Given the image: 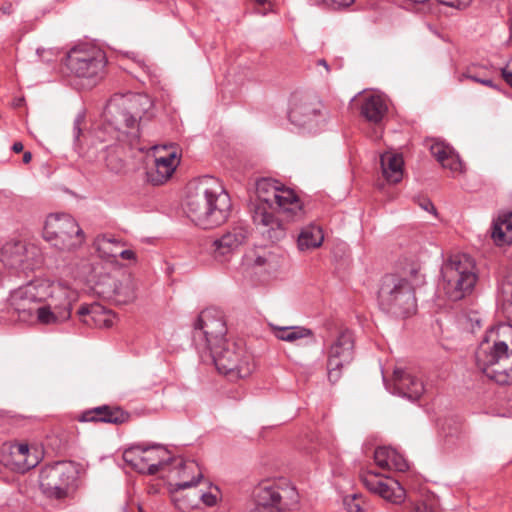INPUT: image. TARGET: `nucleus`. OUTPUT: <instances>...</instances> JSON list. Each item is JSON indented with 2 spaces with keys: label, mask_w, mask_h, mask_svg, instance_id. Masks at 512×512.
I'll return each mask as SVG.
<instances>
[{
  "label": "nucleus",
  "mask_w": 512,
  "mask_h": 512,
  "mask_svg": "<svg viewBox=\"0 0 512 512\" xmlns=\"http://www.w3.org/2000/svg\"><path fill=\"white\" fill-rule=\"evenodd\" d=\"M202 501L206 506L212 507L217 503V496L212 493H194L190 498L188 495L183 498H175V506L182 512L189 508H194Z\"/></svg>",
  "instance_id": "35"
},
{
  "label": "nucleus",
  "mask_w": 512,
  "mask_h": 512,
  "mask_svg": "<svg viewBox=\"0 0 512 512\" xmlns=\"http://www.w3.org/2000/svg\"><path fill=\"white\" fill-rule=\"evenodd\" d=\"M288 117L294 126L311 133L325 126L328 113L316 97L302 95L293 97Z\"/></svg>",
  "instance_id": "11"
},
{
  "label": "nucleus",
  "mask_w": 512,
  "mask_h": 512,
  "mask_svg": "<svg viewBox=\"0 0 512 512\" xmlns=\"http://www.w3.org/2000/svg\"><path fill=\"white\" fill-rule=\"evenodd\" d=\"M114 293L116 301L122 304L132 302L136 298L135 287L130 279L115 285Z\"/></svg>",
  "instance_id": "36"
},
{
  "label": "nucleus",
  "mask_w": 512,
  "mask_h": 512,
  "mask_svg": "<svg viewBox=\"0 0 512 512\" xmlns=\"http://www.w3.org/2000/svg\"><path fill=\"white\" fill-rule=\"evenodd\" d=\"M442 167L448 168L452 172H462L463 171V163H462L459 155L454 151V149L449 154L447 160L442 165Z\"/></svg>",
  "instance_id": "38"
},
{
  "label": "nucleus",
  "mask_w": 512,
  "mask_h": 512,
  "mask_svg": "<svg viewBox=\"0 0 512 512\" xmlns=\"http://www.w3.org/2000/svg\"><path fill=\"white\" fill-rule=\"evenodd\" d=\"M267 0H255V2L259 5H263L266 3Z\"/></svg>",
  "instance_id": "54"
},
{
  "label": "nucleus",
  "mask_w": 512,
  "mask_h": 512,
  "mask_svg": "<svg viewBox=\"0 0 512 512\" xmlns=\"http://www.w3.org/2000/svg\"><path fill=\"white\" fill-rule=\"evenodd\" d=\"M77 474V468L72 461L47 464L40 471V489L48 498L63 499L75 482Z\"/></svg>",
  "instance_id": "10"
},
{
  "label": "nucleus",
  "mask_w": 512,
  "mask_h": 512,
  "mask_svg": "<svg viewBox=\"0 0 512 512\" xmlns=\"http://www.w3.org/2000/svg\"><path fill=\"white\" fill-rule=\"evenodd\" d=\"M344 506L348 512H360V496L357 494L347 495L343 499Z\"/></svg>",
  "instance_id": "39"
},
{
  "label": "nucleus",
  "mask_w": 512,
  "mask_h": 512,
  "mask_svg": "<svg viewBox=\"0 0 512 512\" xmlns=\"http://www.w3.org/2000/svg\"><path fill=\"white\" fill-rule=\"evenodd\" d=\"M380 164L387 182L396 184L402 180L404 160L401 154L385 152L380 156Z\"/></svg>",
  "instance_id": "26"
},
{
  "label": "nucleus",
  "mask_w": 512,
  "mask_h": 512,
  "mask_svg": "<svg viewBox=\"0 0 512 512\" xmlns=\"http://www.w3.org/2000/svg\"><path fill=\"white\" fill-rule=\"evenodd\" d=\"M360 479L369 491L378 494L390 502L400 503L404 499L405 491L397 481H387L374 471L362 472Z\"/></svg>",
  "instance_id": "17"
},
{
  "label": "nucleus",
  "mask_w": 512,
  "mask_h": 512,
  "mask_svg": "<svg viewBox=\"0 0 512 512\" xmlns=\"http://www.w3.org/2000/svg\"><path fill=\"white\" fill-rule=\"evenodd\" d=\"M180 160L175 151L168 152L165 156L155 158L152 166L146 171V179L152 185L165 183L176 170Z\"/></svg>",
  "instance_id": "21"
},
{
  "label": "nucleus",
  "mask_w": 512,
  "mask_h": 512,
  "mask_svg": "<svg viewBox=\"0 0 512 512\" xmlns=\"http://www.w3.org/2000/svg\"><path fill=\"white\" fill-rule=\"evenodd\" d=\"M219 373L234 381L248 377L254 364L251 356L235 342L223 339L208 348Z\"/></svg>",
  "instance_id": "7"
},
{
  "label": "nucleus",
  "mask_w": 512,
  "mask_h": 512,
  "mask_svg": "<svg viewBox=\"0 0 512 512\" xmlns=\"http://www.w3.org/2000/svg\"><path fill=\"white\" fill-rule=\"evenodd\" d=\"M36 289L37 287L33 283H29L25 287L19 288L11 296L12 305H14L17 310L25 311L26 303L40 301L42 297L38 296Z\"/></svg>",
  "instance_id": "34"
},
{
  "label": "nucleus",
  "mask_w": 512,
  "mask_h": 512,
  "mask_svg": "<svg viewBox=\"0 0 512 512\" xmlns=\"http://www.w3.org/2000/svg\"><path fill=\"white\" fill-rule=\"evenodd\" d=\"M394 391L399 396L411 401L418 400L424 393L423 382L410 370L395 368L393 372Z\"/></svg>",
  "instance_id": "19"
},
{
  "label": "nucleus",
  "mask_w": 512,
  "mask_h": 512,
  "mask_svg": "<svg viewBox=\"0 0 512 512\" xmlns=\"http://www.w3.org/2000/svg\"><path fill=\"white\" fill-rule=\"evenodd\" d=\"M378 299L383 310L397 317H408L417 309L413 285L407 279L394 274L382 278Z\"/></svg>",
  "instance_id": "6"
},
{
  "label": "nucleus",
  "mask_w": 512,
  "mask_h": 512,
  "mask_svg": "<svg viewBox=\"0 0 512 512\" xmlns=\"http://www.w3.org/2000/svg\"><path fill=\"white\" fill-rule=\"evenodd\" d=\"M452 150V147L445 145L441 142H435L430 147L431 154L437 159V161L441 165L445 163Z\"/></svg>",
  "instance_id": "37"
},
{
  "label": "nucleus",
  "mask_w": 512,
  "mask_h": 512,
  "mask_svg": "<svg viewBox=\"0 0 512 512\" xmlns=\"http://www.w3.org/2000/svg\"><path fill=\"white\" fill-rule=\"evenodd\" d=\"M152 107L153 103L146 94H115L108 101L104 111L106 129L113 130L119 142L143 150V147H138L141 122L151 117Z\"/></svg>",
  "instance_id": "3"
},
{
  "label": "nucleus",
  "mask_w": 512,
  "mask_h": 512,
  "mask_svg": "<svg viewBox=\"0 0 512 512\" xmlns=\"http://www.w3.org/2000/svg\"><path fill=\"white\" fill-rule=\"evenodd\" d=\"M36 315L37 320L45 325L59 324L69 319V314L65 309L60 312L57 310V306L48 304L37 308Z\"/></svg>",
  "instance_id": "33"
},
{
  "label": "nucleus",
  "mask_w": 512,
  "mask_h": 512,
  "mask_svg": "<svg viewBox=\"0 0 512 512\" xmlns=\"http://www.w3.org/2000/svg\"><path fill=\"white\" fill-rule=\"evenodd\" d=\"M23 144L21 142H15L13 145H12V150L15 152V153H19L21 151H23Z\"/></svg>",
  "instance_id": "49"
},
{
  "label": "nucleus",
  "mask_w": 512,
  "mask_h": 512,
  "mask_svg": "<svg viewBox=\"0 0 512 512\" xmlns=\"http://www.w3.org/2000/svg\"><path fill=\"white\" fill-rule=\"evenodd\" d=\"M481 84L482 85H485L487 87H490L494 90H500V87L498 84H496L492 79L490 78H483V81H481Z\"/></svg>",
  "instance_id": "48"
},
{
  "label": "nucleus",
  "mask_w": 512,
  "mask_h": 512,
  "mask_svg": "<svg viewBox=\"0 0 512 512\" xmlns=\"http://www.w3.org/2000/svg\"><path fill=\"white\" fill-rule=\"evenodd\" d=\"M257 202L253 209V222L261 234L271 242H278L286 235V228L273 213L276 205L286 220L297 222L304 219L306 209L294 191L282 186L277 180L262 178L256 182Z\"/></svg>",
  "instance_id": "1"
},
{
  "label": "nucleus",
  "mask_w": 512,
  "mask_h": 512,
  "mask_svg": "<svg viewBox=\"0 0 512 512\" xmlns=\"http://www.w3.org/2000/svg\"><path fill=\"white\" fill-rule=\"evenodd\" d=\"M387 112L388 103L383 95L372 93L363 98L360 113L367 121L378 124Z\"/></svg>",
  "instance_id": "23"
},
{
  "label": "nucleus",
  "mask_w": 512,
  "mask_h": 512,
  "mask_svg": "<svg viewBox=\"0 0 512 512\" xmlns=\"http://www.w3.org/2000/svg\"><path fill=\"white\" fill-rule=\"evenodd\" d=\"M324 235L320 226L309 224L304 226L297 237V247L305 252L321 246Z\"/></svg>",
  "instance_id": "30"
},
{
  "label": "nucleus",
  "mask_w": 512,
  "mask_h": 512,
  "mask_svg": "<svg viewBox=\"0 0 512 512\" xmlns=\"http://www.w3.org/2000/svg\"><path fill=\"white\" fill-rule=\"evenodd\" d=\"M93 245L100 257L109 260L118 257L119 248L124 244L114 237L98 235L95 238Z\"/></svg>",
  "instance_id": "32"
},
{
  "label": "nucleus",
  "mask_w": 512,
  "mask_h": 512,
  "mask_svg": "<svg viewBox=\"0 0 512 512\" xmlns=\"http://www.w3.org/2000/svg\"><path fill=\"white\" fill-rule=\"evenodd\" d=\"M44 52H45V49H37V54L39 56H42V53H44Z\"/></svg>",
  "instance_id": "55"
},
{
  "label": "nucleus",
  "mask_w": 512,
  "mask_h": 512,
  "mask_svg": "<svg viewBox=\"0 0 512 512\" xmlns=\"http://www.w3.org/2000/svg\"><path fill=\"white\" fill-rule=\"evenodd\" d=\"M231 199L216 177L205 175L188 183L185 212L197 226L211 229L227 221Z\"/></svg>",
  "instance_id": "2"
},
{
  "label": "nucleus",
  "mask_w": 512,
  "mask_h": 512,
  "mask_svg": "<svg viewBox=\"0 0 512 512\" xmlns=\"http://www.w3.org/2000/svg\"><path fill=\"white\" fill-rule=\"evenodd\" d=\"M274 336L286 342H295L304 338H312V330L302 326H275L272 325Z\"/></svg>",
  "instance_id": "31"
},
{
  "label": "nucleus",
  "mask_w": 512,
  "mask_h": 512,
  "mask_svg": "<svg viewBox=\"0 0 512 512\" xmlns=\"http://www.w3.org/2000/svg\"><path fill=\"white\" fill-rule=\"evenodd\" d=\"M272 260V255L270 253L266 254H257L254 259L252 260V263L254 266L257 267H264L267 265H270Z\"/></svg>",
  "instance_id": "42"
},
{
  "label": "nucleus",
  "mask_w": 512,
  "mask_h": 512,
  "mask_svg": "<svg viewBox=\"0 0 512 512\" xmlns=\"http://www.w3.org/2000/svg\"><path fill=\"white\" fill-rule=\"evenodd\" d=\"M123 460L139 473L155 475L172 461V457L160 444L151 446L138 444L123 452Z\"/></svg>",
  "instance_id": "13"
},
{
  "label": "nucleus",
  "mask_w": 512,
  "mask_h": 512,
  "mask_svg": "<svg viewBox=\"0 0 512 512\" xmlns=\"http://www.w3.org/2000/svg\"><path fill=\"white\" fill-rule=\"evenodd\" d=\"M12 463L20 472H26L38 464V457L30 453L29 446L25 443H14L9 446Z\"/></svg>",
  "instance_id": "27"
},
{
  "label": "nucleus",
  "mask_w": 512,
  "mask_h": 512,
  "mask_svg": "<svg viewBox=\"0 0 512 512\" xmlns=\"http://www.w3.org/2000/svg\"><path fill=\"white\" fill-rule=\"evenodd\" d=\"M323 2L326 6L334 10H339L350 6L354 0H323Z\"/></svg>",
  "instance_id": "41"
},
{
  "label": "nucleus",
  "mask_w": 512,
  "mask_h": 512,
  "mask_svg": "<svg viewBox=\"0 0 512 512\" xmlns=\"http://www.w3.org/2000/svg\"><path fill=\"white\" fill-rule=\"evenodd\" d=\"M410 512H438L436 506L432 502L421 501L414 503Z\"/></svg>",
  "instance_id": "40"
},
{
  "label": "nucleus",
  "mask_w": 512,
  "mask_h": 512,
  "mask_svg": "<svg viewBox=\"0 0 512 512\" xmlns=\"http://www.w3.org/2000/svg\"><path fill=\"white\" fill-rule=\"evenodd\" d=\"M130 415L118 406L101 405L80 413L76 419L79 422L122 424L128 421Z\"/></svg>",
  "instance_id": "20"
},
{
  "label": "nucleus",
  "mask_w": 512,
  "mask_h": 512,
  "mask_svg": "<svg viewBox=\"0 0 512 512\" xmlns=\"http://www.w3.org/2000/svg\"><path fill=\"white\" fill-rule=\"evenodd\" d=\"M442 289L451 301H458L470 293L477 281L475 263L467 254H455L441 269Z\"/></svg>",
  "instance_id": "5"
},
{
  "label": "nucleus",
  "mask_w": 512,
  "mask_h": 512,
  "mask_svg": "<svg viewBox=\"0 0 512 512\" xmlns=\"http://www.w3.org/2000/svg\"><path fill=\"white\" fill-rule=\"evenodd\" d=\"M476 365L499 385L512 384V325L502 323L487 331L475 352Z\"/></svg>",
  "instance_id": "4"
},
{
  "label": "nucleus",
  "mask_w": 512,
  "mask_h": 512,
  "mask_svg": "<svg viewBox=\"0 0 512 512\" xmlns=\"http://www.w3.org/2000/svg\"><path fill=\"white\" fill-rule=\"evenodd\" d=\"M84 121V116L83 115H78L75 120H74V124H73V133H74V138L76 140L79 139L80 137V134H81V124L83 123Z\"/></svg>",
  "instance_id": "44"
},
{
  "label": "nucleus",
  "mask_w": 512,
  "mask_h": 512,
  "mask_svg": "<svg viewBox=\"0 0 512 512\" xmlns=\"http://www.w3.org/2000/svg\"><path fill=\"white\" fill-rule=\"evenodd\" d=\"M249 229L243 223L229 227L209 246L211 256L220 263L228 262L239 248L248 240Z\"/></svg>",
  "instance_id": "15"
},
{
  "label": "nucleus",
  "mask_w": 512,
  "mask_h": 512,
  "mask_svg": "<svg viewBox=\"0 0 512 512\" xmlns=\"http://www.w3.org/2000/svg\"><path fill=\"white\" fill-rule=\"evenodd\" d=\"M355 339L353 333L346 329L339 333L327 351V372L331 383H336L342 376V369L354 358Z\"/></svg>",
  "instance_id": "14"
},
{
  "label": "nucleus",
  "mask_w": 512,
  "mask_h": 512,
  "mask_svg": "<svg viewBox=\"0 0 512 512\" xmlns=\"http://www.w3.org/2000/svg\"><path fill=\"white\" fill-rule=\"evenodd\" d=\"M419 205L422 209L430 213L436 214V208L430 200L424 199L419 203Z\"/></svg>",
  "instance_id": "45"
},
{
  "label": "nucleus",
  "mask_w": 512,
  "mask_h": 512,
  "mask_svg": "<svg viewBox=\"0 0 512 512\" xmlns=\"http://www.w3.org/2000/svg\"><path fill=\"white\" fill-rule=\"evenodd\" d=\"M118 256L125 260H134L135 259V253L129 249L119 250Z\"/></svg>",
  "instance_id": "46"
},
{
  "label": "nucleus",
  "mask_w": 512,
  "mask_h": 512,
  "mask_svg": "<svg viewBox=\"0 0 512 512\" xmlns=\"http://www.w3.org/2000/svg\"><path fill=\"white\" fill-rule=\"evenodd\" d=\"M35 247H28L20 241L7 242L1 250V261L3 264L15 270H32L35 266Z\"/></svg>",
  "instance_id": "16"
},
{
  "label": "nucleus",
  "mask_w": 512,
  "mask_h": 512,
  "mask_svg": "<svg viewBox=\"0 0 512 512\" xmlns=\"http://www.w3.org/2000/svg\"><path fill=\"white\" fill-rule=\"evenodd\" d=\"M491 237L498 246L512 244V212L498 216L493 222Z\"/></svg>",
  "instance_id": "28"
},
{
  "label": "nucleus",
  "mask_w": 512,
  "mask_h": 512,
  "mask_svg": "<svg viewBox=\"0 0 512 512\" xmlns=\"http://www.w3.org/2000/svg\"><path fill=\"white\" fill-rule=\"evenodd\" d=\"M50 289V300L47 304L57 306V310L60 312L65 309L70 318L72 306L78 300L77 291L62 283H53L50 285Z\"/></svg>",
  "instance_id": "24"
},
{
  "label": "nucleus",
  "mask_w": 512,
  "mask_h": 512,
  "mask_svg": "<svg viewBox=\"0 0 512 512\" xmlns=\"http://www.w3.org/2000/svg\"><path fill=\"white\" fill-rule=\"evenodd\" d=\"M43 237L61 251H73L81 247L85 235L77 221L69 214H50L45 221Z\"/></svg>",
  "instance_id": "8"
},
{
  "label": "nucleus",
  "mask_w": 512,
  "mask_h": 512,
  "mask_svg": "<svg viewBox=\"0 0 512 512\" xmlns=\"http://www.w3.org/2000/svg\"><path fill=\"white\" fill-rule=\"evenodd\" d=\"M317 64L320 66H323L327 72L330 71V67H329L328 63L326 62V60L320 59V60H318Z\"/></svg>",
  "instance_id": "52"
},
{
  "label": "nucleus",
  "mask_w": 512,
  "mask_h": 512,
  "mask_svg": "<svg viewBox=\"0 0 512 512\" xmlns=\"http://www.w3.org/2000/svg\"><path fill=\"white\" fill-rule=\"evenodd\" d=\"M463 79H469V80H472L476 83H480L481 84V81H483V78H480L474 74H471L470 72H467V73H463L460 78H459V81H463Z\"/></svg>",
  "instance_id": "47"
},
{
  "label": "nucleus",
  "mask_w": 512,
  "mask_h": 512,
  "mask_svg": "<svg viewBox=\"0 0 512 512\" xmlns=\"http://www.w3.org/2000/svg\"><path fill=\"white\" fill-rule=\"evenodd\" d=\"M255 507L250 512H284L280 489L273 482L264 481L254 490Z\"/></svg>",
  "instance_id": "18"
},
{
  "label": "nucleus",
  "mask_w": 512,
  "mask_h": 512,
  "mask_svg": "<svg viewBox=\"0 0 512 512\" xmlns=\"http://www.w3.org/2000/svg\"><path fill=\"white\" fill-rule=\"evenodd\" d=\"M226 331L223 311L209 307L201 311L194 323L192 340L198 351L205 352L211 345L222 341Z\"/></svg>",
  "instance_id": "12"
},
{
  "label": "nucleus",
  "mask_w": 512,
  "mask_h": 512,
  "mask_svg": "<svg viewBox=\"0 0 512 512\" xmlns=\"http://www.w3.org/2000/svg\"><path fill=\"white\" fill-rule=\"evenodd\" d=\"M107 166H108L109 169H111V170H113L115 172H118L123 167L121 162L118 165H116V166H112L110 160H108Z\"/></svg>",
  "instance_id": "50"
},
{
  "label": "nucleus",
  "mask_w": 512,
  "mask_h": 512,
  "mask_svg": "<svg viewBox=\"0 0 512 512\" xmlns=\"http://www.w3.org/2000/svg\"><path fill=\"white\" fill-rule=\"evenodd\" d=\"M106 64L105 52L88 44L74 46L65 58V66L72 75L92 81L102 77Z\"/></svg>",
  "instance_id": "9"
},
{
  "label": "nucleus",
  "mask_w": 512,
  "mask_h": 512,
  "mask_svg": "<svg viewBox=\"0 0 512 512\" xmlns=\"http://www.w3.org/2000/svg\"><path fill=\"white\" fill-rule=\"evenodd\" d=\"M501 75L505 82L512 87V59L501 68Z\"/></svg>",
  "instance_id": "43"
},
{
  "label": "nucleus",
  "mask_w": 512,
  "mask_h": 512,
  "mask_svg": "<svg viewBox=\"0 0 512 512\" xmlns=\"http://www.w3.org/2000/svg\"><path fill=\"white\" fill-rule=\"evenodd\" d=\"M81 321L87 326L109 328L114 323V314L99 303L84 304L78 310Z\"/></svg>",
  "instance_id": "22"
},
{
  "label": "nucleus",
  "mask_w": 512,
  "mask_h": 512,
  "mask_svg": "<svg viewBox=\"0 0 512 512\" xmlns=\"http://www.w3.org/2000/svg\"><path fill=\"white\" fill-rule=\"evenodd\" d=\"M374 460L382 469L404 472L409 467L406 459L391 447H378L374 452Z\"/></svg>",
  "instance_id": "25"
},
{
  "label": "nucleus",
  "mask_w": 512,
  "mask_h": 512,
  "mask_svg": "<svg viewBox=\"0 0 512 512\" xmlns=\"http://www.w3.org/2000/svg\"><path fill=\"white\" fill-rule=\"evenodd\" d=\"M1 10H2V12H3L4 14H10V13H11V11H12V5H11V4H8V5H6V6H3V7L1 8Z\"/></svg>",
  "instance_id": "53"
},
{
  "label": "nucleus",
  "mask_w": 512,
  "mask_h": 512,
  "mask_svg": "<svg viewBox=\"0 0 512 512\" xmlns=\"http://www.w3.org/2000/svg\"><path fill=\"white\" fill-rule=\"evenodd\" d=\"M179 482L175 483V491L196 486L202 478V473L195 461H180Z\"/></svg>",
  "instance_id": "29"
},
{
  "label": "nucleus",
  "mask_w": 512,
  "mask_h": 512,
  "mask_svg": "<svg viewBox=\"0 0 512 512\" xmlns=\"http://www.w3.org/2000/svg\"><path fill=\"white\" fill-rule=\"evenodd\" d=\"M31 159H32V154L29 151H26L23 154V162L27 164L31 161Z\"/></svg>",
  "instance_id": "51"
},
{
  "label": "nucleus",
  "mask_w": 512,
  "mask_h": 512,
  "mask_svg": "<svg viewBox=\"0 0 512 512\" xmlns=\"http://www.w3.org/2000/svg\"><path fill=\"white\" fill-rule=\"evenodd\" d=\"M138 511L139 512H143V510H142V508L140 506L138 507Z\"/></svg>",
  "instance_id": "56"
}]
</instances>
